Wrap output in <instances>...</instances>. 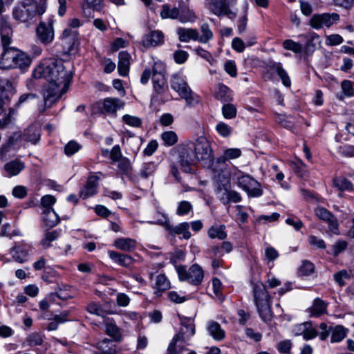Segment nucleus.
I'll use <instances>...</instances> for the list:
<instances>
[{
  "mask_svg": "<svg viewBox=\"0 0 354 354\" xmlns=\"http://www.w3.org/2000/svg\"><path fill=\"white\" fill-rule=\"evenodd\" d=\"M98 105L102 113L115 115L118 110L124 108L125 102L117 97H106Z\"/></svg>",
  "mask_w": 354,
  "mask_h": 354,
  "instance_id": "12",
  "label": "nucleus"
},
{
  "mask_svg": "<svg viewBox=\"0 0 354 354\" xmlns=\"http://www.w3.org/2000/svg\"><path fill=\"white\" fill-rule=\"evenodd\" d=\"M131 55L126 51H121L119 53L118 70L120 75L126 76L129 73Z\"/></svg>",
  "mask_w": 354,
  "mask_h": 354,
  "instance_id": "21",
  "label": "nucleus"
},
{
  "mask_svg": "<svg viewBox=\"0 0 354 354\" xmlns=\"http://www.w3.org/2000/svg\"><path fill=\"white\" fill-rule=\"evenodd\" d=\"M32 76L46 82L43 91L44 105L39 108L40 113L50 107L66 92L72 80V73L66 69L64 62L55 58L44 60L35 68Z\"/></svg>",
  "mask_w": 354,
  "mask_h": 354,
  "instance_id": "1",
  "label": "nucleus"
},
{
  "mask_svg": "<svg viewBox=\"0 0 354 354\" xmlns=\"http://www.w3.org/2000/svg\"><path fill=\"white\" fill-rule=\"evenodd\" d=\"M152 82L153 89L158 94L163 92L165 84V66L160 61L155 62L152 68Z\"/></svg>",
  "mask_w": 354,
  "mask_h": 354,
  "instance_id": "10",
  "label": "nucleus"
},
{
  "mask_svg": "<svg viewBox=\"0 0 354 354\" xmlns=\"http://www.w3.org/2000/svg\"><path fill=\"white\" fill-rule=\"evenodd\" d=\"M254 301L261 318L265 321H270L272 317L271 310V297L266 291L262 283L253 285Z\"/></svg>",
  "mask_w": 354,
  "mask_h": 354,
  "instance_id": "5",
  "label": "nucleus"
},
{
  "mask_svg": "<svg viewBox=\"0 0 354 354\" xmlns=\"http://www.w3.org/2000/svg\"><path fill=\"white\" fill-rule=\"evenodd\" d=\"M141 44L146 48L161 46L164 44V34L158 30H152L143 36Z\"/></svg>",
  "mask_w": 354,
  "mask_h": 354,
  "instance_id": "14",
  "label": "nucleus"
},
{
  "mask_svg": "<svg viewBox=\"0 0 354 354\" xmlns=\"http://www.w3.org/2000/svg\"><path fill=\"white\" fill-rule=\"evenodd\" d=\"M316 216L328 223L329 230L334 234H337L338 223L335 216L326 208L318 207L315 210Z\"/></svg>",
  "mask_w": 354,
  "mask_h": 354,
  "instance_id": "16",
  "label": "nucleus"
},
{
  "mask_svg": "<svg viewBox=\"0 0 354 354\" xmlns=\"http://www.w3.org/2000/svg\"><path fill=\"white\" fill-rule=\"evenodd\" d=\"M341 88L345 96L352 97L354 95V89L351 81H342L341 83Z\"/></svg>",
  "mask_w": 354,
  "mask_h": 354,
  "instance_id": "59",
  "label": "nucleus"
},
{
  "mask_svg": "<svg viewBox=\"0 0 354 354\" xmlns=\"http://www.w3.org/2000/svg\"><path fill=\"white\" fill-rule=\"evenodd\" d=\"M196 161L202 162L204 166L209 167L214 162V154L208 140L200 136L194 142H190Z\"/></svg>",
  "mask_w": 354,
  "mask_h": 354,
  "instance_id": "6",
  "label": "nucleus"
},
{
  "mask_svg": "<svg viewBox=\"0 0 354 354\" xmlns=\"http://www.w3.org/2000/svg\"><path fill=\"white\" fill-rule=\"evenodd\" d=\"M59 236V233L56 230L47 232L44 235V239L41 241V244L45 248H48L50 245V242L56 240Z\"/></svg>",
  "mask_w": 354,
  "mask_h": 354,
  "instance_id": "54",
  "label": "nucleus"
},
{
  "mask_svg": "<svg viewBox=\"0 0 354 354\" xmlns=\"http://www.w3.org/2000/svg\"><path fill=\"white\" fill-rule=\"evenodd\" d=\"M216 192L223 204H227L230 202L239 203L241 201V196L239 192L234 190H228L226 187L223 189L221 185L218 187Z\"/></svg>",
  "mask_w": 354,
  "mask_h": 354,
  "instance_id": "18",
  "label": "nucleus"
},
{
  "mask_svg": "<svg viewBox=\"0 0 354 354\" xmlns=\"http://www.w3.org/2000/svg\"><path fill=\"white\" fill-rule=\"evenodd\" d=\"M0 93L1 100L3 102V104L6 101H9L10 97L15 93L12 84L7 78H0Z\"/></svg>",
  "mask_w": 354,
  "mask_h": 354,
  "instance_id": "20",
  "label": "nucleus"
},
{
  "mask_svg": "<svg viewBox=\"0 0 354 354\" xmlns=\"http://www.w3.org/2000/svg\"><path fill=\"white\" fill-rule=\"evenodd\" d=\"M114 245L120 250L130 252L136 248V243L130 238H119L115 240Z\"/></svg>",
  "mask_w": 354,
  "mask_h": 354,
  "instance_id": "30",
  "label": "nucleus"
},
{
  "mask_svg": "<svg viewBox=\"0 0 354 354\" xmlns=\"http://www.w3.org/2000/svg\"><path fill=\"white\" fill-rule=\"evenodd\" d=\"M170 288V282L165 275L159 274L156 277L155 286H153L154 293L160 297L162 293Z\"/></svg>",
  "mask_w": 354,
  "mask_h": 354,
  "instance_id": "28",
  "label": "nucleus"
},
{
  "mask_svg": "<svg viewBox=\"0 0 354 354\" xmlns=\"http://www.w3.org/2000/svg\"><path fill=\"white\" fill-rule=\"evenodd\" d=\"M157 165L153 162L145 163L140 168L138 175L141 178L147 179L153 176L157 169Z\"/></svg>",
  "mask_w": 354,
  "mask_h": 354,
  "instance_id": "33",
  "label": "nucleus"
},
{
  "mask_svg": "<svg viewBox=\"0 0 354 354\" xmlns=\"http://www.w3.org/2000/svg\"><path fill=\"white\" fill-rule=\"evenodd\" d=\"M333 185L340 191H351L354 189L353 184L342 176L334 178Z\"/></svg>",
  "mask_w": 354,
  "mask_h": 354,
  "instance_id": "40",
  "label": "nucleus"
},
{
  "mask_svg": "<svg viewBox=\"0 0 354 354\" xmlns=\"http://www.w3.org/2000/svg\"><path fill=\"white\" fill-rule=\"evenodd\" d=\"M100 178L96 175L88 177L85 185L80 189L79 195L82 199L94 196L97 193Z\"/></svg>",
  "mask_w": 354,
  "mask_h": 354,
  "instance_id": "17",
  "label": "nucleus"
},
{
  "mask_svg": "<svg viewBox=\"0 0 354 354\" xmlns=\"http://www.w3.org/2000/svg\"><path fill=\"white\" fill-rule=\"evenodd\" d=\"M225 229V225L212 226L207 232L208 236L211 239L217 238L220 240H224L227 237Z\"/></svg>",
  "mask_w": 354,
  "mask_h": 354,
  "instance_id": "37",
  "label": "nucleus"
},
{
  "mask_svg": "<svg viewBox=\"0 0 354 354\" xmlns=\"http://www.w3.org/2000/svg\"><path fill=\"white\" fill-rule=\"evenodd\" d=\"M22 138L26 141L36 144L40 138V131L36 125H31L25 130Z\"/></svg>",
  "mask_w": 354,
  "mask_h": 354,
  "instance_id": "29",
  "label": "nucleus"
},
{
  "mask_svg": "<svg viewBox=\"0 0 354 354\" xmlns=\"http://www.w3.org/2000/svg\"><path fill=\"white\" fill-rule=\"evenodd\" d=\"M36 32L39 40L44 44L51 43L54 39V30L51 21L47 23L40 22Z\"/></svg>",
  "mask_w": 354,
  "mask_h": 354,
  "instance_id": "13",
  "label": "nucleus"
},
{
  "mask_svg": "<svg viewBox=\"0 0 354 354\" xmlns=\"http://www.w3.org/2000/svg\"><path fill=\"white\" fill-rule=\"evenodd\" d=\"M237 185L244 190L250 197H259L263 194L261 184L248 174L237 171L232 175Z\"/></svg>",
  "mask_w": 354,
  "mask_h": 354,
  "instance_id": "7",
  "label": "nucleus"
},
{
  "mask_svg": "<svg viewBox=\"0 0 354 354\" xmlns=\"http://www.w3.org/2000/svg\"><path fill=\"white\" fill-rule=\"evenodd\" d=\"M346 335V329L342 326H337L332 330L330 342L332 343L339 342Z\"/></svg>",
  "mask_w": 354,
  "mask_h": 354,
  "instance_id": "42",
  "label": "nucleus"
},
{
  "mask_svg": "<svg viewBox=\"0 0 354 354\" xmlns=\"http://www.w3.org/2000/svg\"><path fill=\"white\" fill-rule=\"evenodd\" d=\"M225 71L232 77L237 76V68L234 61L227 60L224 64Z\"/></svg>",
  "mask_w": 354,
  "mask_h": 354,
  "instance_id": "56",
  "label": "nucleus"
},
{
  "mask_svg": "<svg viewBox=\"0 0 354 354\" xmlns=\"http://www.w3.org/2000/svg\"><path fill=\"white\" fill-rule=\"evenodd\" d=\"M236 108L234 105L227 104L223 106L222 113L224 118L227 119H232L236 116Z\"/></svg>",
  "mask_w": 354,
  "mask_h": 354,
  "instance_id": "58",
  "label": "nucleus"
},
{
  "mask_svg": "<svg viewBox=\"0 0 354 354\" xmlns=\"http://www.w3.org/2000/svg\"><path fill=\"white\" fill-rule=\"evenodd\" d=\"M55 201V198L52 195H45L41 199V203L44 209L51 208V206Z\"/></svg>",
  "mask_w": 354,
  "mask_h": 354,
  "instance_id": "64",
  "label": "nucleus"
},
{
  "mask_svg": "<svg viewBox=\"0 0 354 354\" xmlns=\"http://www.w3.org/2000/svg\"><path fill=\"white\" fill-rule=\"evenodd\" d=\"M241 156V150L238 148H229L224 151L223 154L218 158V162H225L227 160L236 159Z\"/></svg>",
  "mask_w": 354,
  "mask_h": 354,
  "instance_id": "36",
  "label": "nucleus"
},
{
  "mask_svg": "<svg viewBox=\"0 0 354 354\" xmlns=\"http://www.w3.org/2000/svg\"><path fill=\"white\" fill-rule=\"evenodd\" d=\"M318 39L317 36H313L308 39L304 46H303V51L307 55L312 53L315 50L316 41Z\"/></svg>",
  "mask_w": 354,
  "mask_h": 354,
  "instance_id": "51",
  "label": "nucleus"
},
{
  "mask_svg": "<svg viewBox=\"0 0 354 354\" xmlns=\"http://www.w3.org/2000/svg\"><path fill=\"white\" fill-rule=\"evenodd\" d=\"M335 282L340 286L345 285V281L351 279V274L346 270H342L334 274Z\"/></svg>",
  "mask_w": 354,
  "mask_h": 354,
  "instance_id": "50",
  "label": "nucleus"
},
{
  "mask_svg": "<svg viewBox=\"0 0 354 354\" xmlns=\"http://www.w3.org/2000/svg\"><path fill=\"white\" fill-rule=\"evenodd\" d=\"M160 16L163 19H178L179 9L177 8H170V7L168 5H164L162 7V10L160 12Z\"/></svg>",
  "mask_w": 354,
  "mask_h": 354,
  "instance_id": "43",
  "label": "nucleus"
},
{
  "mask_svg": "<svg viewBox=\"0 0 354 354\" xmlns=\"http://www.w3.org/2000/svg\"><path fill=\"white\" fill-rule=\"evenodd\" d=\"M31 251V245L23 243L13 247L11 249L10 254L15 261L23 263L28 261Z\"/></svg>",
  "mask_w": 354,
  "mask_h": 354,
  "instance_id": "15",
  "label": "nucleus"
},
{
  "mask_svg": "<svg viewBox=\"0 0 354 354\" xmlns=\"http://www.w3.org/2000/svg\"><path fill=\"white\" fill-rule=\"evenodd\" d=\"M207 330L208 334L216 341H221L225 337V333L224 330L221 328V325L218 322L214 321H210L208 323Z\"/></svg>",
  "mask_w": 354,
  "mask_h": 354,
  "instance_id": "25",
  "label": "nucleus"
},
{
  "mask_svg": "<svg viewBox=\"0 0 354 354\" xmlns=\"http://www.w3.org/2000/svg\"><path fill=\"white\" fill-rule=\"evenodd\" d=\"M106 335L111 337L116 341H120L122 337L120 329L117 326L115 323L110 319H108L105 323Z\"/></svg>",
  "mask_w": 354,
  "mask_h": 354,
  "instance_id": "31",
  "label": "nucleus"
},
{
  "mask_svg": "<svg viewBox=\"0 0 354 354\" xmlns=\"http://www.w3.org/2000/svg\"><path fill=\"white\" fill-rule=\"evenodd\" d=\"M193 148L190 142H187L178 145L174 149L179 165L181 169L186 173H192V166L197 162Z\"/></svg>",
  "mask_w": 354,
  "mask_h": 354,
  "instance_id": "8",
  "label": "nucleus"
},
{
  "mask_svg": "<svg viewBox=\"0 0 354 354\" xmlns=\"http://www.w3.org/2000/svg\"><path fill=\"white\" fill-rule=\"evenodd\" d=\"M161 138L165 145L168 147L173 146L178 142V136L176 133L172 131L163 132L161 135Z\"/></svg>",
  "mask_w": 354,
  "mask_h": 354,
  "instance_id": "44",
  "label": "nucleus"
},
{
  "mask_svg": "<svg viewBox=\"0 0 354 354\" xmlns=\"http://www.w3.org/2000/svg\"><path fill=\"white\" fill-rule=\"evenodd\" d=\"M206 6L215 15L221 16L223 12L224 7L222 0H205Z\"/></svg>",
  "mask_w": 354,
  "mask_h": 354,
  "instance_id": "38",
  "label": "nucleus"
},
{
  "mask_svg": "<svg viewBox=\"0 0 354 354\" xmlns=\"http://www.w3.org/2000/svg\"><path fill=\"white\" fill-rule=\"evenodd\" d=\"M87 310L91 314H93L97 316L104 317L107 313H109L104 310L102 306L96 302H91L87 306Z\"/></svg>",
  "mask_w": 354,
  "mask_h": 354,
  "instance_id": "46",
  "label": "nucleus"
},
{
  "mask_svg": "<svg viewBox=\"0 0 354 354\" xmlns=\"http://www.w3.org/2000/svg\"><path fill=\"white\" fill-rule=\"evenodd\" d=\"M189 229V223L183 222L175 226L170 225L169 227H168L167 231L171 235H182L184 239H189L192 236Z\"/></svg>",
  "mask_w": 354,
  "mask_h": 354,
  "instance_id": "22",
  "label": "nucleus"
},
{
  "mask_svg": "<svg viewBox=\"0 0 354 354\" xmlns=\"http://www.w3.org/2000/svg\"><path fill=\"white\" fill-rule=\"evenodd\" d=\"M180 323L182 327L178 335L182 337V341L185 342L195 333V325L194 320L188 317H181Z\"/></svg>",
  "mask_w": 354,
  "mask_h": 354,
  "instance_id": "19",
  "label": "nucleus"
},
{
  "mask_svg": "<svg viewBox=\"0 0 354 354\" xmlns=\"http://www.w3.org/2000/svg\"><path fill=\"white\" fill-rule=\"evenodd\" d=\"M271 71L276 73L280 77L283 84L286 87L291 86V80L286 71L279 62H273L269 66Z\"/></svg>",
  "mask_w": 354,
  "mask_h": 354,
  "instance_id": "23",
  "label": "nucleus"
},
{
  "mask_svg": "<svg viewBox=\"0 0 354 354\" xmlns=\"http://www.w3.org/2000/svg\"><path fill=\"white\" fill-rule=\"evenodd\" d=\"M283 47L288 50H290L295 53H300L303 52V46L292 39H286L283 42Z\"/></svg>",
  "mask_w": 354,
  "mask_h": 354,
  "instance_id": "45",
  "label": "nucleus"
},
{
  "mask_svg": "<svg viewBox=\"0 0 354 354\" xmlns=\"http://www.w3.org/2000/svg\"><path fill=\"white\" fill-rule=\"evenodd\" d=\"M277 348L281 353H289L292 348V343L288 339L281 341L277 344Z\"/></svg>",
  "mask_w": 354,
  "mask_h": 354,
  "instance_id": "62",
  "label": "nucleus"
},
{
  "mask_svg": "<svg viewBox=\"0 0 354 354\" xmlns=\"http://www.w3.org/2000/svg\"><path fill=\"white\" fill-rule=\"evenodd\" d=\"M12 29L5 21H0V35L3 51L0 59V68L26 70L31 64L30 56L16 48H7L11 43Z\"/></svg>",
  "mask_w": 354,
  "mask_h": 354,
  "instance_id": "2",
  "label": "nucleus"
},
{
  "mask_svg": "<svg viewBox=\"0 0 354 354\" xmlns=\"http://www.w3.org/2000/svg\"><path fill=\"white\" fill-rule=\"evenodd\" d=\"M201 35L199 37L198 40L203 44H205L210 40L213 37V33L209 28L207 24H203L201 26Z\"/></svg>",
  "mask_w": 354,
  "mask_h": 354,
  "instance_id": "47",
  "label": "nucleus"
},
{
  "mask_svg": "<svg viewBox=\"0 0 354 354\" xmlns=\"http://www.w3.org/2000/svg\"><path fill=\"white\" fill-rule=\"evenodd\" d=\"M42 220L44 224L49 228L55 226L59 222V218L58 215L52 208L43 210Z\"/></svg>",
  "mask_w": 354,
  "mask_h": 354,
  "instance_id": "24",
  "label": "nucleus"
},
{
  "mask_svg": "<svg viewBox=\"0 0 354 354\" xmlns=\"http://www.w3.org/2000/svg\"><path fill=\"white\" fill-rule=\"evenodd\" d=\"M177 34L179 40L183 42H188L190 40H198V32L196 29L178 28L177 29Z\"/></svg>",
  "mask_w": 354,
  "mask_h": 354,
  "instance_id": "26",
  "label": "nucleus"
},
{
  "mask_svg": "<svg viewBox=\"0 0 354 354\" xmlns=\"http://www.w3.org/2000/svg\"><path fill=\"white\" fill-rule=\"evenodd\" d=\"M170 85L179 96L185 100L188 106H194L200 102V97L194 93L187 82L186 77L181 73L171 76Z\"/></svg>",
  "mask_w": 354,
  "mask_h": 354,
  "instance_id": "4",
  "label": "nucleus"
},
{
  "mask_svg": "<svg viewBox=\"0 0 354 354\" xmlns=\"http://www.w3.org/2000/svg\"><path fill=\"white\" fill-rule=\"evenodd\" d=\"M46 3L39 0H22L12 11L15 19L21 22L32 21L37 15H41L46 12Z\"/></svg>",
  "mask_w": 354,
  "mask_h": 354,
  "instance_id": "3",
  "label": "nucleus"
},
{
  "mask_svg": "<svg viewBox=\"0 0 354 354\" xmlns=\"http://www.w3.org/2000/svg\"><path fill=\"white\" fill-rule=\"evenodd\" d=\"M318 335L317 330L313 327V325L309 322V326H306V330H305L303 338L305 340H310Z\"/></svg>",
  "mask_w": 354,
  "mask_h": 354,
  "instance_id": "63",
  "label": "nucleus"
},
{
  "mask_svg": "<svg viewBox=\"0 0 354 354\" xmlns=\"http://www.w3.org/2000/svg\"><path fill=\"white\" fill-rule=\"evenodd\" d=\"M313 316L319 317L326 312V304L322 299L317 298L314 300L310 308Z\"/></svg>",
  "mask_w": 354,
  "mask_h": 354,
  "instance_id": "39",
  "label": "nucleus"
},
{
  "mask_svg": "<svg viewBox=\"0 0 354 354\" xmlns=\"http://www.w3.org/2000/svg\"><path fill=\"white\" fill-rule=\"evenodd\" d=\"M97 347L104 354H116L117 346L113 341L109 339H104L97 344Z\"/></svg>",
  "mask_w": 354,
  "mask_h": 354,
  "instance_id": "32",
  "label": "nucleus"
},
{
  "mask_svg": "<svg viewBox=\"0 0 354 354\" xmlns=\"http://www.w3.org/2000/svg\"><path fill=\"white\" fill-rule=\"evenodd\" d=\"M122 120L125 124L132 127H139L142 124V120L140 118L128 114L123 115Z\"/></svg>",
  "mask_w": 354,
  "mask_h": 354,
  "instance_id": "53",
  "label": "nucleus"
},
{
  "mask_svg": "<svg viewBox=\"0 0 354 354\" xmlns=\"http://www.w3.org/2000/svg\"><path fill=\"white\" fill-rule=\"evenodd\" d=\"M196 19L195 13L187 7L179 10L178 19L181 23L194 22Z\"/></svg>",
  "mask_w": 354,
  "mask_h": 354,
  "instance_id": "41",
  "label": "nucleus"
},
{
  "mask_svg": "<svg viewBox=\"0 0 354 354\" xmlns=\"http://www.w3.org/2000/svg\"><path fill=\"white\" fill-rule=\"evenodd\" d=\"M109 256L110 259H112L114 262L124 267L127 268L130 266L133 262V259L131 256L120 254L115 251H109Z\"/></svg>",
  "mask_w": 354,
  "mask_h": 354,
  "instance_id": "27",
  "label": "nucleus"
},
{
  "mask_svg": "<svg viewBox=\"0 0 354 354\" xmlns=\"http://www.w3.org/2000/svg\"><path fill=\"white\" fill-rule=\"evenodd\" d=\"M156 218L153 221H149L148 223L151 224L160 225L165 227V229L167 231L168 227H169V219L164 214L157 212L156 214Z\"/></svg>",
  "mask_w": 354,
  "mask_h": 354,
  "instance_id": "49",
  "label": "nucleus"
},
{
  "mask_svg": "<svg viewBox=\"0 0 354 354\" xmlns=\"http://www.w3.org/2000/svg\"><path fill=\"white\" fill-rule=\"evenodd\" d=\"M24 169V163L17 160L10 161L5 165V170L10 176L19 174Z\"/></svg>",
  "mask_w": 354,
  "mask_h": 354,
  "instance_id": "34",
  "label": "nucleus"
},
{
  "mask_svg": "<svg viewBox=\"0 0 354 354\" xmlns=\"http://www.w3.org/2000/svg\"><path fill=\"white\" fill-rule=\"evenodd\" d=\"M182 337L176 335L169 343L167 351L168 354H179L183 351V343Z\"/></svg>",
  "mask_w": 354,
  "mask_h": 354,
  "instance_id": "35",
  "label": "nucleus"
},
{
  "mask_svg": "<svg viewBox=\"0 0 354 354\" xmlns=\"http://www.w3.org/2000/svg\"><path fill=\"white\" fill-rule=\"evenodd\" d=\"M176 272L180 281H187L193 285H199L203 280V270L198 264L192 265L188 271L184 266H178Z\"/></svg>",
  "mask_w": 354,
  "mask_h": 354,
  "instance_id": "9",
  "label": "nucleus"
},
{
  "mask_svg": "<svg viewBox=\"0 0 354 354\" xmlns=\"http://www.w3.org/2000/svg\"><path fill=\"white\" fill-rule=\"evenodd\" d=\"M188 56V53L183 50L175 51L173 55L175 62L178 64L185 63L187 59Z\"/></svg>",
  "mask_w": 354,
  "mask_h": 354,
  "instance_id": "61",
  "label": "nucleus"
},
{
  "mask_svg": "<svg viewBox=\"0 0 354 354\" xmlns=\"http://www.w3.org/2000/svg\"><path fill=\"white\" fill-rule=\"evenodd\" d=\"M30 346H40L43 344V336L40 333H34L30 334L26 339Z\"/></svg>",
  "mask_w": 354,
  "mask_h": 354,
  "instance_id": "52",
  "label": "nucleus"
},
{
  "mask_svg": "<svg viewBox=\"0 0 354 354\" xmlns=\"http://www.w3.org/2000/svg\"><path fill=\"white\" fill-rule=\"evenodd\" d=\"M216 129L218 134L223 137L229 136L232 132V128L223 122H219L216 125Z\"/></svg>",
  "mask_w": 354,
  "mask_h": 354,
  "instance_id": "60",
  "label": "nucleus"
},
{
  "mask_svg": "<svg viewBox=\"0 0 354 354\" xmlns=\"http://www.w3.org/2000/svg\"><path fill=\"white\" fill-rule=\"evenodd\" d=\"M216 97L224 102L230 101L232 99L231 91L227 86L223 84H219Z\"/></svg>",
  "mask_w": 354,
  "mask_h": 354,
  "instance_id": "48",
  "label": "nucleus"
},
{
  "mask_svg": "<svg viewBox=\"0 0 354 354\" xmlns=\"http://www.w3.org/2000/svg\"><path fill=\"white\" fill-rule=\"evenodd\" d=\"M339 19L337 13H323L312 16L310 20V26L315 29H320L323 27H330Z\"/></svg>",
  "mask_w": 354,
  "mask_h": 354,
  "instance_id": "11",
  "label": "nucleus"
},
{
  "mask_svg": "<svg viewBox=\"0 0 354 354\" xmlns=\"http://www.w3.org/2000/svg\"><path fill=\"white\" fill-rule=\"evenodd\" d=\"M81 146L75 141L71 140L68 142L64 147V153L66 156H71L77 152Z\"/></svg>",
  "mask_w": 354,
  "mask_h": 354,
  "instance_id": "55",
  "label": "nucleus"
},
{
  "mask_svg": "<svg viewBox=\"0 0 354 354\" xmlns=\"http://www.w3.org/2000/svg\"><path fill=\"white\" fill-rule=\"evenodd\" d=\"M192 209V205L189 202L183 201L178 205L176 214L180 216L187 214Z\"/></svg>",
  "mask_w": 354,
  "mask_h": 354,
  "instance_id": "57",
  "label": "nucleus"
}]
</instances>
